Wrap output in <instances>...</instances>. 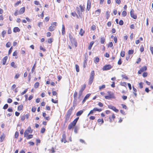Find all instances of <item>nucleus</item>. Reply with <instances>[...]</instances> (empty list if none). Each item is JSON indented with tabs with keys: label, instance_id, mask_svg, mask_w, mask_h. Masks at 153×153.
I'll return each instance as SVG.
<instances>
[{
	"label": "nucleus",
	"instance_id": "nucleus-1",
	"mask_svg": "<svg viewBox=\"0 0 153 153\" xmlns=\"http://www.w3.org/2000/svg\"><path fill=\"white\" fill-rule=\"evenodd\" d=\"M94 74L95 73L94 71H91L90 74V77L89 79L88 82V84L90 85H91L93 82Z\"/></svg>",
	"mask_w": 153,
	"mask_h": 153
},
{
	"label": "nucleus",
	"instance_id": "nucleus-2",
	"mask_svg": "<svg viewBox=\"0 0 153 153\" xmlns=\"http://www.w3.org/2000/svg\"><path fill=\"white\" fill-rule=\"evenodd\" d=\"M112 66L110 65H105L102 68L103 71L109 70L112 68Z\"/></svg>",
	"mask_w": 153,
	"mask_h": 153
},
{
	"label": "nucleus",
	"instance_id": "nucleus-3",
	"mask_svg": "<svg viewBox=\"0 0 153 153\" xmlns=\"http://www.w3.org/2000/svg\"><path fill=\"white\" fill-rule=\"evenodd\" d=\"M147 68L146 66H144L141 68L140 70L138 71V74H141L142 72L143 71H146L147 70Z\"/></svg>",
	"mask_w": 153,
	"mask_h": 153
},
{
	"label": "nucleus",
	"instance_id": "nucleus-4",
	"mask_svg": "<svg viewBox=\"0 0 153 153\" xmlns=\"http://www.w3.org/2000/svg\"><path fill=\"white\" fill-rule=\"evenodd\" d=\"M31 130V128L30 126L28 127L27 128V129L26 130L24 133V136L25 137H26L27 136V135L28 134L30 133V131Z\"/></svg>",
	"mask_w": 153,
	"mask_h": 153
},
{
	"label": "nucleus",
	"instance_id": "nucleus-5",
	"mask_svg": "<svg viewBox=\"0 0 153 153\" xmlns=\"http://www.w3.org/2000/svg\"><path fill=\"white\" fill-rule=\"evenodd\" d=\"M134 10L132 9H131L130 12V15L131 17L133 18L134 19H136L137 18V16L136 15L134 14Z\"/></svg>",
	"mask_w": 153,
	"mask_h": 153
},
{
	"label": "nucleus",
	"instance_id": "nucleus-6",
	"mask_svg": "<svg viewBox=\"0 0 153 153\" xmlns=\"http://www.w3.org/2000/svg\"><path fill=\"white\" fill-rule=\"evenodd\" d=\"M70 41L72 45H74L76 47L77 46V42L75 40V39L74 38L72 39H70Z\"/></svg>",
	"mask_w": 153,
	"mask_h": 153
},
{
	"label": "nucleus",
	"instance_id": "nucleus-7",
	"mask_svg": "<svg viewBox=\"0 0 153 153\" xmlns=\"http://www.w3.org/2000/svg\"><path fill=\"white\" fill-rule=\"evenodd\" d=\"M75 108L74 107L73 108V107H71L68 111H67V114H66V115H68L70 116L71 114L72 113V111Z\"/></svg>",
	"mask_w": 153,
	"mask_h": 153
},
{
	"label": "nucleus",
	"instance_id": "nucleus-8",
	"mask_svg": "<svg viewBox=\"0 0 153 153\" xmlns=\"http://www.w3.org/2000/svg\"><path fill=\"white\" fill-rule=\"evenodd\" d=\"M108 95L111 98L113 99L115 98V97L114 95V94L113 93L111 92V91H108L107 92Z\"/></svg>",
	"mask_w": 153,
	"mask_h": 153
},
{
	"label": "nucleus",
	"instance_id": "nucleus-9",
	"mask_svg": "<svg viewBox=\"0 0 153 153\" xmlns=\"http://www.w3.org/2000/svg\"><path fill=\"white\" fill-rule=\"evenodd\" d=\"M91 6V1L90 0H88L87 10L89 11L90 9Z\"/></svg>",
	"mask_w": 153,
	"mask_h": 153
},
{
	"label": "nucleus",
	"instance_id": "nucleus-10",
	"mask_svg": "<svg viewBox=\"0 0 153 153\" xmlns=\"http://www.w3.org/2000/svg\"><path fill=\"white\" fill-rule=\"evenodd\" d=\"M61 141L62 142H64L65 143L66 142V135L65 133H64L62 135V138Z\"/></svg>",
	"mask_w": 153,
	"mask_h": 153
},
{
	"label": "nucleus",
	"instance_id": "nucleus-11",
	"mask_svg": "<svg viewBox=\"0 0 153 153\" xmlns=\"http://www.w3.org/2000/svg\"><path fill=\"white\" fill-rule=\"evenodd\" d=\"M108 107L109 108L112 109L116 112H117L118 111V110L116 109V108L114 106H112L111 105H109L108 106Z\"/></svg>",
	"mask_w": 153,
	"mask_h": 153
},
{
	"label": "nucleus",
	"instance_id": "nucleus-12",
	"mask_svg": "<svg viewBox=\"0 0 153 153\" xmlns=\"http://www.w3.org/2000/svg\"><path fill=\"white\" fill-rule=\"evenodd\" d=\"M74 100L73 101V106L74 107H75V106H76L77 105V97H74Z\"/></svg>",
	"mask_w": 153,
	"mask_h": 153
},
{
	"label": "nucleus",
	"instance_id": "nucleus-13",
	"mask_svg": "<svg viewBox=\"0 0 153 153\" xmlns=\"http://www.w3.org/2000/svg\"><path fill=\"white\" fill-rule=\"evenodd\" d=\"M76 10L77 13L79 15L80 17H81V16L82 15V13L80 12V9L79 8V7H76Z\"/></svg>",
	"mask_w": 153,
	"mask_h": 153
},
{
	"label": "nucleus",
	"instance_id": "nucleus-14",
	"mask_svg": "<svg viewBox=\"0 0 153 153\" xmlns=\"http://www.w3.org/2000/svg\"><path fill=\"white\" fill-rule=\"evenodd\" d=\"M7 58V56H6L2 59V62L3 65H4L5 64Z\"/></svg>",
	"mask_w": 153,
	"mask_h": 153
},
{
	"label": "nucleus",
	"instance_id": "nucleus-15",
	"mask_svg": "<svg viewBox=\"0 0 153 153\" xmlns=\"http://www.w3.org/2000/svg\"><path fill=\"white\" fill-rule=\"evenodd\" d=\"M25 11V8L24 7H22L20 9L19 11V14H23Z\"/></svg>",
	"mask_w": 153,
	"mask_h": 153
},
{
	"label": "nucleus",
	"instance_id": "nucleus-16",
	"mask_svg": "<svg viewBox=\"0 0 153 153\" xmlns=\"http://www.w3.org/2000/svg\"><path fill=\"white\" fill-rule=\"evenodd\" d=\"M55 28V27L54 26H52V25H51L49 27V30L50 31H52L54 30Z\"/></svg>",
	"mask_w": 153,
	"mask_h": 153
},
{
	"label": "nucleus",
	"instance_id": "nucleus-17",
	"mask_svg": "<svg viewBox=\"0 0 153 153\" xmlns=\"http://www.w3.org/2000/svg\"><path fill=\"white\" fill-rule=\"evenodd\" d=\"M5 137V135L4 134V133H3L1 135V137H0V141L1 142H2L4 140Z\"/></svg>",
	"mask_w": 153,
	"mask_h": 153
},
{
	"label": "nucleus",
	"instance_id": "nucleus-18",
	"mask_svg": "<svg viewBox=\"0 0 153 153\" xmlns=\"http://www.w3.org/2000/svg\"><path fill=\"white\" fill-rule=\"evenodd\" d=\"M94 43V42L93 41H92L90 43V44L88 47V49L89 50H90L91 49Z\"/></svg>",
	"mask_w": 153,
	"mask_h": 153
},
{
	"label": "nucleus",
	"instance_id": "nucleus-19",
	"mask_svg": "<svg viewBox=\"0 0 153 153\" xmlns=\"http://www.w3.org/2000/svg\"><path fill=\"white\" fill-rule=\"evenodd\" d=\"M86 85L85 84H84L83 85L82 87L81 88V89L80 90V91H79L80 92L82 93L83 91L85 89V88L86 87Z\"/></svg>",
	"mask_w": 153,
	"mask_h": 153
},
{
	"label": "nucleus",
	"instance_id": "nucleus-20",
	"mask_svg": "<svg viewBox=\"0 0 153 153\" xmlns=\"http://www.w3.org/2000/svg\"><path fill=\"white\" fill-rule=\"evenodd\" d=\"M70 116L67 115H66L65 117V123H67L68 121H69V118H70Z\"/></svg>",
	"mask_w": 153,
	"mask_h": 153
},
{
	"label": "nucleus",
	"instance_id": "nucleus-21",
	"mask_svg": "<svg viewBox=\"0 0 153 153\" xmlns=\"http://www.w3.org/2000/svg\"><path fill=\"white\" fill-rule=\"evenodd\" d=\"M20 30V29L17 27H15L13 29V32L15 33L19 32Z\"/></svg>",
	"mask_w": 153,
	"mask_h": 153
},
{
	"label": "nucleus",
	"instance_id": "nucleus-22",
	"mask_svg": "<svg viewBox=\"0 0 153 153\" xmlns=\"http://www.w3.org/2000/svg\"><path fill=\"white\" fill-rule=\"evenodd\" d=\"M79 7L80 8L81 12H83L84 11V9L85 8V7L84 6H82V5H80L79 6Z\"/></svg>",
	"mask_w": 153,
	"mask_h": 153
},
{
	"label": "nucleus",
	"instance_id": "nucleus-23",
	"mask_svg": "<svg viewBox=\"0 0 153 153\" xmlns=\"http://www.w3.org/2000/svg\"><path fill=\"white\" fill-rule=\"evenodd\" d=\"M83 112V111L82 110H80L79 111L76 113V115L77 116H79L82 114Z\"/></svg>",
	"mask_w": 153,
	"mask_h": 153
},
{
	"label": "nucleus",
	"instance_id": "nucleus-24",
	"mask_svg": "<svg viewBox=\"0 0 153 153\" xmlns=\"http://www.w3.org/2000/svg\"><path fill=\"white\" fill-rule=\"evenodd\" d=\"M65 33V28L63 25H62V35H64Z\"/></svg>",
	"mask_w": 153,
	"mask_h": 153
},
{
	"label": "nucleus",
	"instance_id": "nucleus-25",
	"mask_svg": "<svg viewBox=\"0 0 153 153\" xmlns=\"http://www.w3.org/2000/svg\"><path fill=\"white\" fill-rule=\"evenodd\" d=\"M85 33L83 29L81 28V29L80 32H79V34L82 36L83 35L84 33Z\"/></svg>",
	"mask_w": 153,
	"mask_h": 153
},
{
	"label": "nucleus",
	"instance_id": "nucleus-26",
	"mask_svg": "<svg viewBox=\"0 0 153 153\" xmlns=\"http://www.w3.org/2000/svg\"><path fill=\"white\" fill-rule=\"evenodd\" d=\"M106 18L107 19H108L110 17V12L108 11H107L106 12Z\"/></svg>",
	"mask_w": 153,
	"mask_h": 153
},
{
	"label": "nucleus",
	"instance_id": "nucleus-27",
	"mask_svg": "<svg viewBox=\"0 0 153 153\" xmlns=\"http://www.w3.org/2000/svg\"><path fill=\"white\" fill-rule=\"evenodd\" d=\"M26 137V138L27 139H30L32 138L33 137V135L32 134H30L28 135H27V136Z\"/></svg>",
	"mask_w": 153,
	"mask_h": 153
},
{
	"label": "nucleus",
	"instance_id": "nucleus-28",
	"mask_svg": "<svg viewBox=\"0 0 153 153\" xmlns=\"http://www.w3.org/2000/svg\"><path fill=\"white\" fill-rule=\"evenodd\" d=\"M93 110V111L94 112H95L96 111L100 112L102 111V109H98L97 108H94Z\"/></svg>",
	"mask_w": 153,
	"mask_h": 153
},
{
	"label": "nucleus",
	"instance_id": "nucleus-29",
	"mask_svg": "<svg viewBox=\"0 0 153 153\" xmlns=\"http://www.w3.org/2000/svg\"><path fill=\"white\" fill-rule=\"evenodd\" d=\"M39 85V82H36L35 83L34 85V87L36 88H37Z\"/></svg>",
	"mask_w": 153,
	"mask_h": 153
},
{
	"label": "nucleus",
	"instance_id": "nucleus-30",
	"mask_svg": "<svg viewBox=\"0 0 153 153\" xmlns=\"http://www.w3.org/2000/svg\"><path fill=\"white\" fill-rule=\"evenodd\" d=\"M101 44H104L105 42V39L103 37H101Z\"/></svg>",
	"mask_w": 153,
	"mask_h": 153
},
{
	"label": "nucleus",
	"instance_id": "nucleus-31",
	"mask_svg": "<svg viewBox=\"0 0 153 153\" xmlns=\"http://www.w3.org/2000/svg\"><path fill=\"white\" fill-rule=\"evenodd\" d=\"M15 62H11L10 65L11 66L14 68H16L17 67V66L15 65Z\"/></svg>",
	"mask_w": 153,
	"mask_h": 153
},
{
	"label": "nucleus",
	"instance_id": "nucleus-32",
	"mask_svg": "<svg viewBox=\"0 0 153 153\" xmlns=\"http://www.w3.org/2000/svg\"><path fill=\"white\" fill-rule=\"evenodd\" d=\"M101 12V10L100 9H98L95 11V13L97 15H99Z\"/></svg>",
	"mask_w": 153,
	"mask_h": 153
},
{
	"label": "nucleus",
	"instance_id": "nucleus-33",
	"mask_svg": "<svg viewBox=\"0 0 153 153\" xmlns=\"http://www.w3.org/2000/svg\"><path fill=\"white\" fill-rule=\"evenodd\" d=\"M105 85H103L99 87V89L100 90L105 88Z\"/></svg>",
	"mask_w": 153,
	"mask_h": 153
},
{
	"label": "nucleus",
	"instance_id": "nucleus-34",
	"mask_svg": "<svg viewBox=\"0 0 153 153\" xmlns=\"http://www.w3.org/2000/svg\"><path fill=\"white\" fill-rule=\"evenodd\" d=\"M74 126H73L71 123L69 124L68 126V128L69 130L71 129Z\"/></svg>",
	"mask_w": 153,
	"mask_h": 153
},
{
	"label": "nucleus",
	"instance_id": "nucleus-35",
	"mask_svg": "<svg viewBox=\"0 0 153 153\" xmlns=\"http://www.w3.org/2000/svg\"><path fill=\"white\" fill-rule=\"evenodd\" d=\"M75 67H76V71L77 72H79V66L77 65L76 64L75 65Z\"/></svg>",
	"mask_w": 153,
	"mask_h": 153
},
{
	"label": "nucleus",
	"instance_id": "nucleus-36",
	"mask_svg": "<svg viewBox=\"0 0 153 153\" xmlns=\"http://www.w3.org/2000/svg\"><path fill=\"white\" fill-rule=\"evenodd\" d=\"M23 108V105H19L18 107V110L19 111L21 110Z\"/></svg>",
	"mask_w": 153,
	"mask_h": 153
},
{
	"label": "nucleus",
	"instance_id": "nucleus-37",
	"mask_svg": "<svg viewBox=\"0 0 153 153\" xmlns=\"http://www.w3.org/2000/svg\"><path fill=\"white\" fill-rule=\"evenodd\" d=\"M99 61V59L98 57H97L95 59H94V62L96 63H98Z\"/></svg>",
	"mask_w": 153,
	"mask_h": 153
},
{
	"label": "nucleus",
	"instance_id": "nucleus-38",
	"mask_svg": "<svg viewBox=\"0 0 153 153\" xmlns=\"http://www.w3.org/2000/svg\"><path fill=\"white\" fill-rule=\"evenodd\" d=\"M36 63H35L34 64V65L33 66L32 69H31V72L33 73V71H34L35 69L36 68Z\"/></svg>",
	"mask_w": 153,
	"mask_h": 153
},
{
	"label": "nucleus",
	"instance_id": "nucleus-39",
	"mask_svg": "<svg viewBox=\"0 0 153 153\" xmlns=\"http://www.w3.org/2000/svg\"><path fill=\"white\" fill-rule=\"evenodd\" d=\"M11 45V43L10 42H7L6 44V47L7 48L10 47Z\"/></svg>",
	"mask_w": 153,
	"mask_h": 153
},
{
	"label": "nucleus",
	"instance_id": "nucleus-40",
	"mask_svg": "<svg viewBox=\"0 0 153 153\" xmlns=\"http://www.w3.org/2000/svg\"><path fill=\"white\" fill-rule=\"evenodd\" d=\"M125 55V52L124 51H122L121 52L120 55L122 57H124Z\"/></svg>",
	"mask_w": 153,
	"mask_h": 153
},
{
	"label": "nucleus",
	"instance_id": "nucleus-41",
	"mask_svg": "<svg viewBox=\"0 0 153 153\" xmlns=\"http://www.w3.org/2000/svg\"><path fill=\"white\" fill-rule=\"evenodd\" d=\"M122 16L123 17L125 16L126 15V12L125 11H123L122 14Z\"/></svg>",
	"mask_w": 153,
	"mask_h": 153
},
{
	"label": "nucleus",
	"instance_id": "nucleus-42",
	"mask_svg": "<svg viewBox=\"0 0 153 153\" xmlns=\"http://www.w3.org/2000/svg\"><path fill=\"white\" fill-rule=\"evenodd\" d=\"M113 44L112 42H109V44L108 45V47L111 48L113 46Z\"/></svg>",
	"mask_w": 153,
	"mask_h": 153
},
{
	"label": "nucleus",
	"instance_id": "nucleus-43",
	"mask_svg": "<svg viewBox=\"0 0 153 153\" xmlns=\"http://www.w3.org/2000/svg\"><path fill=\"white\" fill-rule=\"evenodd\" d=\"M96 29V26L94 25H93L91 27V30H94Z\"/></svg>",
	"mask_w": 153,
	"mask_h": 153
},
{
	"label": "nucleus",
	"instance_id": "nucleus-44",
	"mask_svg": "<svg viewBox=\"0 0 153 153\" xmlns=\"http://www.w3.org/2000/svg\"><path fill=\"white\" fill-rule=\"evenodd\" d=\"M134 52V51L132 50H129L128 51V53L129 54H132Z\"/></svg>",
	"mask_w": 153,
	"mask_h": 153
},
{
	"label": "nucleus",
	"instance_id": "nucleus-45",
	"mask_svg": "<svg viewBox=\"0 0 153 153\" xmlns=\"http://www.w3.org/2000/svg\"><path fill=\"white\" fill-rule=\"evenodd\" d=\"M19 136V133L18 132H16L15 135V137L17 138Z\"/></svg>",
	"mask_w": 153,
	"mask_h": 153
},
{
	"label": "nucleus",
	"instance_id": "nucleus-46",
	"mask_svg": "<svg viewBox=\"0 0 153 153\" xmlns=\"http://www.w3.org/2000/svg\"><path fill=\"white\" fill-rule=\"evenodd\" d=\"M86 60H87L86 59V60H85L84 61V63H83V67L84 68H85V65H87Z\"/></svg>",
	"mask_w": 153,
	"mask_h": 153
},
{
	"label": "nucleus",
	"instance_id": "nucleus-47",
	"mask_svg": "<svg viewBox=\"0 0 153 153\" xmlns=\"http://www.w3.org/2000/svg\"><path fill=\"white\" fill-rule=\"evenodd\" d=\"M91 95L90 94H87L85 97L84 98L86 99H87Z\"/></svg>",
	"mask_w": 153,
	"mask_h": 153
},
{
	"label": "nucleus",
	"instance_id": "nucleus-48",
	"mask_svg": "<svg viewBox=\"0 0 153 153\" xmlns=\"http://www.w3.org/2000/svg\"><path fill=\"white\" fill-rule=\"evenodd\" d=\"M97 122L98 123H100V122H101L102 124L103 123H104V121L103 120V119H99L98 120Z\"/></svg>",
	"mask_w": 153,
	"mask_h": 153
},
{
	"label": "nucleus",
	"instance_id": "nucleus-49",
	"mask_svg": "<svg viewBox=\"0 0 153 153\" xmlns=\"http://www.w3.org/2000/svg\"><path fill=\"white\" fill-rule=\"evenodd\" d=\"M8 105L7 104H5L4 106L3 107V108L4 109H5L7 108L8 107Z\"/></svg>",
	"mask_w": 153,
	"mask_h": 153
},
{
	"label": "nucleus",
	"instance_id": "nucleus-50",
	"mask_svg": "<svg viewBox=\"0 0 153 153\" xmlns=\"http://www.w3.org/2000/svg\"><path fill=\"white\" fill-rule=\"evenodd\" d=\"M148 75V73L147 72H144L143 74V76L144 77H145L147 76Z\"/></svg>",
	"mask_w": 153,
	"mask_h": 153
},
{
	"label": "nucleus",
	"instance_id": "nucleus-51",
	"mask_svg": "<svg viewBox=\"0 0 153 153\" xmlns=\"http://www.w3.org/2000/svg\"><path fill=\"white\" fill-rule=\"evenodd\" d=\"M123 22L122 20H120L119 21V24L120 25H122L123 24Z\"/></svg>",
	"mask_w": 153,
	"mask_h": 153
},
{
	"label": "nucleus",
	"instance_id": "nucleus-52",
	"mask_svg": "<svg viewBox=\"0 0 153 153\" xmlns=\"http://www.w3.org/2000/svg\"><path fill=\"white\" fill-rule=\"evenodd\" d=\"M36 108L35 107H33L32 108L31 111L33 112H34L36 111Z\"/></svg>",
	"mask_w": 153,
	"mask_h": 153
},
{
	"label": "nucleus",
	"instance_id": "nucleus-53",
	"mask_svg": "<svg viewBox=\"0 0 153 153\" xmlns=\"http://www.w3.org/2000/svg\"><path fill=\"white\" fill-rule=\"evenodd\" d=\"M77 96V92L75 91L73 97H76Z\"/></svg>",
	"mask_w": 153,
	"mask_h": 153
},
{
	"label": "nucleus",
	"instance_id": "nucleus-54",
	"mask_svg": "<svg viewBox=\"0 0 153 153\" xmlns=\"http://www.w3.org/2000/svg\"><path fill=\"white\" fill-rule=\"evenodd\" d=\"M143 83L140 82L139 83V87L140 88H143Z\"/></svg>",
	"mask_w": 153,
	"mask_h": 153
},
{
	"label": "nucleus",
	"instance_id": "nucleus-55",
	"mask_svg": "<svg viewBox=\"0 0 153 153\" xmlns=\"http://www.w3.org/2000/svg\"><path fill=\"white\" fill-rule=\"evenodd\" d=\"M12 49H13V47H11L9 50L8 55L10 54L11 53Z\"/></svg>",
	"mask_w": 153,
	"mask_h": 153
},
{
	"label": "nucleus",
	"instance_id": "nucleus-56",
	"mask_svg": "<svg viewBox=\"0 0 153 153\" xmlns=\"http://www.w3.org/2000/svg\"><path fill=\"white\" fill-rule=\"evenodd\" d=\"M76 123L77 122L76 121H75L74 120L71 123V124H72L73 126H75V125H76Z\"/></svg>",
	"mask_w": 153,
	"mask_h": 153
},
{
	"label": "nucleus",
	"instance_id": "nucleus-57",
	"mask_svg": "<svg viewBox=\"0 0 153 153\" xmlns=\"http://www.w3.org/2000/svg\"><path fill=\"white\" fill-rule=\"evenodd\" d=\"M76 123L77 122L76 121H75L74 120L71 123V124H72L73 126H75V125H76Z\"/></svg>",
	"mask_w": 153,
	"mask_h": 153
},
{
	"label": "nucleus",
	"instance_id": "nucleus-58",
	"mask_svg": "<svg viewBox=\"0 0 153 153\" xmlns=\"http://www.w3.org/2000/svg\"><path fill=\"white\" fill-rule=\"evenodd\" d=\"M121 76L123 78H125L126 79H128V77L125 76V75H122Z\"/></svg>",
	"mask_w": 153,
	"mask_h": 153
},
{
	"label": "nucleus",
	"instance_id": "nucleus-59",
	"mask_svg": "<svg viewBox=\"0 0 153 153\" xmlns=\"http://www.w3.org/2000/svg\"><path fill=\"white\" fill-rule=\"evenodd\" d=\"M7 102L8 103H11L12 102V100L11 99L9 98L7 100Z\"/></svg>",
	"mask_w": 153,
	"mask_h": 153
},
{
	"label": "nucleus",
	"instance_id": "nucleus-60",
	"mask_svg": "<svg viewBox=\"0 0 153 153\" xmlns=\"http://www.w3.org/2000/svg\"><path fill=\"white\" fill-rule=\"evenodd\" d=\"M27 89H25L23 92H22L21 93V94L22 95H23L27 92Z\"/></svg>",
	"mask_w": 153,
	"mask_h": 153
},
{
	"label": "nucleus",
	"instance_id": "nucleus-61",
	"mask_svg": "<svg viewBox=\"0 0 153 153\" xmlns=\"http://www.w3.org/2000/svg\"><path fill=\"white\" fill-rule=\"evenodd\" d=\"M114 41L115 43H116L117 42V39L116 36H115L114 37Z\"/></svg>",
	"mask_w": 153,
	"mask_h": 153
},
{
	"label": "nucleus",
	"instance_id": "nucleus-62",
	"mask_svg": "<svg viewBox=\"0 0 153 153\" xmlns=\"http://www.w3.org/2000/svg\"><path fill=\"white\" fill-rule=\"evenodd\" d=\"M17 52L16 51H15L13 53V56H16L17 55Z\"/></svg>",
	"mask_w": 153,
	"mask_h": 153
},
{
	"label": "nucleus",
	"instance_id": "nucleus-63",
	"mask_svg": "<svg viewBox=\"0 0 153 153\" xmlns=\"http://www.w3.org/2000/svg\"><path fill=\"white\" fill-rule=\"evenodd\" d=\"M127 97L126 96L123 95L122 96V99L124 100H126L127 99Z\"/></svg>",
	"mask_w": 153,
	"mask_h": 153
},
{
	"label": "nucleus",
	"instance_id": "nucleus-64",
	"mask_svg": "<svg viewBox=\"0 0 153 153\" xmlns=\"http://www.w3.org/2000/svg\"><path fill=\"white\" fill-rule=\"evenodd\" d=\"M150 50L152 54H153V47L150 46Z\"/></svg>",
	"mask_w": 153,
	"mask_h": 153
}]
</instances>
